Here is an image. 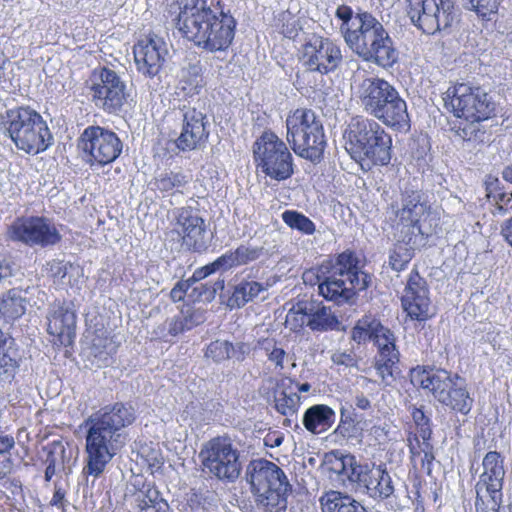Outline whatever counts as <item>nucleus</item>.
<instances>
[{
	"label": "nucleus",
	"instance_id": "obj_1",
	"mask_svg": "<svg viewBox=\"0 0 512 512\" xmlns=\"http://www.w3.org/2000/svg\"><path fill=\"white\" fill-rule=\"evenodd\" d=\"M135 419L134 408L130 404L118 402L104 406L85 420L84 475L96 479L105 471L125 445L123 429Z\"/></svg>",
	"mask_w": 512,
	"mask_h": 512
},
{
	"label": "nucleus",
	"instance_id": "obj_2",
	"mask_svg": "<svg viewBox=\"0 0 512 512\" xmlns=\"http://www.w3.org/2000/svg\"><path fill=\"white\" fill-rule=\"evenodd\" d=\"M203 85L200 66L193 64L181 70L180 79L172 94L173 109L182 121L181 131L174 139L179 151L200 149L209 137L207 116L201 109L198 98Z\"/></svg>",
	"mask_w": 512,
	"mask_h": 512
},
{
	"label": "nucleus",
	"instance_id": "obj_3",
	"mask_svg": "<svg viewBox=\"0 0 512 512\" xmlns=\"http://www.w3.org/2000/svg\"><path fill=\"white\" fill-rule=\"evenodd\" d=\"M316 276L319 294L328 301L344 304L353 301L357 292L363 291L371 284V275L362 271L360 261L351 251L339 254L334 263L324 262L318 272L307 271L304 281H311Z\"/></svg>",
	"mask_w": 512,
	"mask_h": 512
},
{
	"label": "nucleus",
	"instance_id": "obj_4",
	"mask_svg": "<svg viewBox=\"0 0 512 512\" xmlns=\"http://www.w3.org/2000/svg\"><path fill=\"white\" fill-rule=\"evenodd\" d=\"M345 149L361 164L388 165L392 157V138L374 119L357 116L344 132Z\"/></svg>",
	"mask_w": 512,
	"mask_h": 512
},
{
	"label": "nucleus",
	"instance_id": "obj_5",
	"mask_svg": "<svg viewBox=\"0 0 512 512\" xmlns=\"http://www.w3.org/2000/svg\"><path fill=\"white\" fill-rule=\"evenodd\" d=\"M445 107L450 109L454 116L470 122L469 125L459 129V135L468 141L477 137L480 132L478 124L489 119L495 111V102L481 87L468 83H458L444 93Z\"/></svg>",
	"mask_w": 512,
	"mask_h": 512
},
{
	"label": "nucleus",
	"instance_id": "obj_6",
	"mask_svg": "<svg viewBox=\"0 0 512 512\" xmlns=\"http://www.w3.org/2000/svg\"><path fill=\"white\" fill-rule=\"evenodd\" d=\"M246 479L258 506L269 512H279L287 506L291 485L284 471L275 463L253 460L247 466Z\"/></svg>",
	"mask_w": 512,
	"mask_h": 512
},
{
	"label": "nucleus",
	"instance_id": "obj_7",
	"mask_svg": "<svg viewBox=\"0 0 512 512\" xmlns=\"http://www.w3.org/2000/svg\"><path fill=\"white\" fill-rule=\"evenodd\" d=\"M216 15L208 5V0H177L169 9V17L179 32H234L236 21L230 12L223 11L221 0Z\"/></svg>",
	"mask_w": 512,
	"mask_h": 512
},
{
	"label": "nucleus",
	"instance_id": "obj_8",
	"mask_svg": "<svg viewBox=\"0 0 512 512\" xmlns=\"http://www.w3.org/2000/svg\"><path fill=\"white\" fill-rule=\"evenodd\" d=\"M3 125L16 147L29 154H38L52 145L53 137L46 121L30 107L7 110Z\"/></svg>",
	"mask_w": 512,
	"mask_h": 512
},
{
	"label": "nucleus",
	"instance_id": "obj_9",
	"mask_svg": "<svg viewBox=\"0 0 512 512\" xmlns=\"http://www.w3.org/2000/svg\"><path fill=\"white\" fill-rule=\"evenodd\" d=\"M411 382L414 386L428 389L435 399L451 410L467 415L473 406V398L466 388L465 380L457 374L438 369L426 371L413 369Z\"/></svg>",
	"mask_w": 512,
	"mask_h": 512
},
{
	"label": "nucleus",
	"instance_id": "obj_10",
	"mask_svg": "<svg viewBox=\"0 0 512 512\" xmlns=\"http://www.w3.org/2000/svg\"><path fill=\"white\" fill-rule=\"evenodd\" d=\"M286 139L301 158L319 162L326 146L324 129L315 112L310 109H296L287 116Z\"/></svg>",
	"mask_w": 512,
	"mask_h": 512
},
{
	"label": "nucleus",
	"instance_id": "obj_11",
	"mask_svg": "<svg viewBox=\"0 0 512 512\" xmlns=\"http://www.w3.org/2000/svg\"><path fill=\"white\" fill-rule=\"evenodd\" d=\"M257 167L269 178L284 181L294 173L293 156L274 132L265 131L253 144Z\"/></svg>",
	"mask_w": 512,
	"mask_h": 512
},
{
	"label": "nucleus",
	"instance_id": "obj_12",
	"mask_svg": "<svg viewBox=\"0 0 512 512\" xmlns=\"http://www.w3.org/2000/svg\"><path fill=\"white\" fill-rule=\"evenodd\" d=\"M505 474L504 457L497 451L486 453L482 460V472L475 484L476 512H499Z\"/></svg>",
	"mask_w": 512,
	"mask_h": 512
},
{
	"label": "nucleus",
	"instance_id": "obj_13",
	"mask_svg": "<svg viewBox=\"0 0 512 512\" xmlns=\"http://www.w3.org/2000/svg\"><path fill=\"white\" fill-rule=\"evenodd\" d=\"M200 458L205 471L225 482H234L240 475L239 452L229 438L215 437L201 449Z\"/></svg>",
	"mask_w": 512,
	"mask_h": 512
},
{
	"label": "nucleus",
	"instance_id": "obj_14",
	"mask_svg": "<svg viewBox=\"0 0 512 512\" xmlns=\"http://www.w3.org/2000/svg\"><path fill=\"white\" fill-rule=\"evenodd\" d=\"M78 147L86 163L102 167L119 157L123 144L112 130L101 126H88L79 137Z\"/></svg>",
	"mask_w": 512,
	"mask_h": 512
},
{
	"label": "nucleus",
	"instance_id": "obj_15",
	"mask_svg": "<svg viewBox=\"0 0 512 512\" xmlns=\"http://www.w3.org/2000/svg\"><path fill=\"white\" fill-rule=\"evenodd\" d=\"M412 21L422 32H440L458 23L455 0H408Z\"/></svg>",
	"mask_w": 512,
	"mask_h": 512
},
{
	"label": "nucleus",
	"instance_id": "obj_16",
	"mask_svg": "<svg viewBox=\"0 0 512 512\" xmlns=\"http://www.w3.org/2000/svg\"><path fill=\"white\" fill-rule=\"evenodd\" d=\"M7 237L13 242H18L31 248L55 246L62 239L55 223L43 216L16 218L8 226Z\"/></svg>",
	"mask_w": 512,
	"mask_h": 512
},
{
	"label": "nucleus",
	"instance_id": "obj_17",
	"mask_svg": "<svg viewBox=\"0 0 512 512\" xmlns=\"http://www.w3.org/2000/svg\"><path fill=\"white\" fill-rule=\"evenodd\" d=\"M391 209L399 220V234H411L426 239L432 233L431 225H425L429 206L421 191L405 189L401 207L392 205Z\"/></svg>",
	"mask_w": 512,
	"mask_h": 512
},
{
	"label": "nucleus",
	"instance_id": "obj_18",
	"mask_svg": "<svg viewBox=\"0 0 512 512\" xmlns=\"http://www.w3.org/2000/svg\"><path fill=\"white\" fill-rule=\"evenodd\" d=\"M304 65L310 71L327 74L334 71L342 60L339 46L319 34H309L301 50Z\"/></svg>",
	"mask_w": 512,
	"mask_h": 512
},
{
	"label": "nucleus",
	"instance_id": "obj_19",
	"mask_svg": "<svg viewBox=\"0 0 512 512\" xmlns=\"http://www.w3.org/2000/svg\"><path fill=\"white\" fill-rule=\"evenodd\" d=\"M95 105L108 113L119 112L127 102L126 84L112 69L102 68L92 85Z\"/></svg>",
	"mask_w": 512,
	"mask_h": 512
},
{
	"label": "nucleus",
	"instance_id": "obj_20",
	"mask_svg": "<svg viewBox=\"0 0 512 512\" xmlns=\"http://www.w3.org/2000/svg\"><path fill=\"white\" fill-rule=\"evenodd\" d=\"M401 301L412 319L423 321L434 314L427 283L417 271L410 273Z\"/></svg>",
	"mask_w": 512,
	"mask_h": 512
},
{
	"label": "nucleus",
	"instance_id": "obj_21",
	"mask_svg": "<svg viewBox=\"0 0 512 512\" xmlns=\"http://www.w3.org/2000/svg\"><path fill=\"white\" fill-rule=\"evenodd\" d=\"M47 320V332L55 338V344L69 346L73 343L76 314L71 302L55 301L50 306Z\"/></svg>",
	"mask_w": 512,
	"mask_h": 512
},
{
	"label": "nucleus",
	"instance_id": "obj_22",
	"mask_svg": "<svg viewBox=\"0 0 512 512\" xmlns=\"http://www.w3.org/2000/svg\"><path fill=\"white\" fill-rule=\"evenodd\" d=\"M134 46V58L139 72L145 76H155L168 53L166 42L159 34H149Z\"/></svg>",
	"mask_w": 512,
	"mask_h": 512
},
{
	"label": "nucleus",
	"instance_id": "obj_23",
	"mask_svg": "<svg viewBox=\"0 0 512 512\" xmlns=\"http://www.w3.org/2000/svg\"><path fill=\"white\" fill-rule=\"evenodd\" d=\"M175 215L174 231L181 237L182 244L189 250H204L206 242L203 218L190 207L177 209Z\"/></svg>",
	"mask_w": 512,
	"mask_h": 512
},
{
	"label": "nucleus",
	"instance_id": "obj_24",
	"mask_svg": "<svg viewBox=\"0 0 512 512\" xmlns=\"http://www.w3.org/2000/svg\"><path fill=\"white\" fill-rule=\"evenodd\" d=\"M397 93L398 90L391 83L378 77L363 79L356 89L361 107L370 116L379 111Z\"/></svg>",
	"mask_w": 512,
	"mask_h": 512
},
{
	"label": "nucleus",
	"instance_id": "obj_25",
	"mask_svg": "<svg viewBox=\"0 0 512 512\" xmlns=\"http://www.w3.org/2000/svg\"><path fill=\"white\" fill-rule=\"evenodd\" d=\"M375 344L378 347L375 368L382 382L390 386L399 373V351L395 346L394 334L388 329V333L381 334Z\"/></svg>",
	"mask_w": 512,
	"mask_h": 512
},
{
	"label": "nucleus",
	"instance_id": "obj_26",
	"mask_svg": "<svg viewBox=\"0 0 512 512\" xmlns=\"http://www.w3.org/2000/svg\"><path fill=\"white\" fill-rule=\"evenodd\" d=\"M362 473L358 486L364 488L370 498L384 500L394 493L393 481L385 465L366 463Z\"/></svg>",
	"mask_w": 512,
	"mask_h": 512
},
{
	"label": "nucleus",
	"instance_id": "obj_27",
	"mask_svg": "<svg viewBox=\"0 0 512 512\" xmlns=\"http://www.w3.org/2000/svg\"><path fill=\"white\" fill-rule=\"evenodd\" d=\"M335 16L341 22V32H384L383 26L371 13L359 10L354 14L346 4L337 7Z\"/></svg>",
	"mask_w": 512,
	"mask_h": 512
},
{
	"label": "nucleus",
	"instance_id": "obj_28",
	"mask_svg": "<svg viewBox=\"0 0 512 512\" xmlns=\"http://www.w3.org/2000/svg\"><path fill=\"white\" fill-rule=\"evenodd\" d=\"M372 117L397 132L406 133L411 128L407 103L399 92Z\"/></svg>",
	"mask_w": 512,
	"mask_h": 512
},
{
	"label": "nucleus",
	"instance_id": "obj_29",
	"mask_svg": "<svg viewBox=\"0 0 512 512\" xmlns=\"http://www.w3.org/2000/svg\"><path fill=\"white\" fill-rule=\"evenodd\" d=\"M18 368L15 340L0 330V394L11 390Z\"/></svg>",
	"mask_w": 512,
	"mask_h": 512
},
{
	"label": "nucleus",
	"instance_id": "obj_30",
	"mask_svg": "<svg viewBox=\"0 0 512 512\" xmlns=\"http://www.w3.org/2000/svg\"><path fill=\"white\" fill-rule=\"evenodd\" d=\"M425 243L424 238L411 234H399V239L394 244L389 254V266L396 272L406 269L414 256V251Z\"/></svg>",
	"mask_w": 512,
	"mask_h": 512
},
{
	"label": "nucleus",
	"instance_id": "obj_31",
	"mask_svg": "<svg viewBox=\"0 0 512 512\" xmlns=\"http://www.w3.org/2000/svg\"><path fill=\"white\" fill-rule=\"evenodd\" d=\"M336 420L335 411L328 405L315 404L306 409L302 423L312 434H321L328 431Z\"/></svg>",
	"mask_w": 512,
	"mask_h": 512
},
{
	"label": "nucleus",
	"instance_id": "obj_32",
	"mask_svg": "<svg viewBox=\"0 0 512 512\" xmlns=\"http://www.w3.org/2000/svg\"><path fill=\"white\" fill-rule=\"evenodd\" d=\"M305 309L308 312V327L312 331L323 332L337 329L339 321L330 307L325 306L322 302L307 301Z\"/></svg>",
	"mask_w": 512,
	"mask_h": 512
},
{
	"label": "nucleus",
	"instance_id": "obj_33",
	"mask_svg": "<svg viewBox=\"0 0 512 512\" xmlns=\"http://www.w3.org/2000/svg\"><path fill=\"white\" fill-rule=\"evenodd\" d=\"M322 512H368L354 498L339 491H328L319 499Z\"/></svg>",
	"mask_w": 512,
	"mask_h": 512
},
{
	"label": "nucleus",
	"instance_id": "obj_34",
	"mask_svg": "<svg viewBox=\"0 0 512 512\" xmlns=\"http://www.w3.org/2000/svg\"><path fill=\"white\" fill-rule=\"evenodd\" d=\"M268 284L254 280H242L235 285L232 295L227 301L230 309L241 308L246 303L254 300L261 293L266 292Z\"/></svg>",
	"mask_w": 512,
	"mask_h": 512
},
{
	"label": "nucleus",
	"instance_id": "obj_35",
	"mask_svg": "<svg viewBox=\"0 0 512 512\" xmlns=\"http://www.w3.org/2000/svg\"><path fill=\"white\" fill-rule=\"evenodd\" d=\"M190 182V176L182 171H163L154 179L155 189L164 196L183 193V189Z\"/></svg>",
	"mask_w": 512,
	"mask_h": 512
},
{
	"label": "nucleus",
	"instance_id": "obj_36",
	"mask_svg": "<svg viewBox=\"0 0 512 512\" xmlns=\"http://www.w3.org/2000/svg\"><path fill=\"white\" fill-rule=\"evenodd\" d=\"M382 37L383 34H344L347 45L366 61H373Z\"/></svg>",
	"mask_w": 512,
	"mask_h": 512
},
{
	"label": "nucleus",
	"instance_id": "obj_37",
	"mask_svg": "<svg viewBox=\"0 0 512 512\" xmlns=\"http://www.w3.org/2000/svg\"><path fill=\"white\" fill-rule=\"evenodd\" d=\"M388 333V328L384 327L379 320L366 315L358 320L352 330V339L357 343L373 340L376 342L381 334Z\"/></svg>",
	"mask_w": 512,
	"mask_h": 512
},
{
	"label": "nucleus",
	"instance_id": "obj_38",
	"mask_svg": "<svg viewBox=\"0 0 512 512\" xmlns=\"http://www.w3.org/2000/svg\"><path fill=\"white\" fill-rule=\"evenodd\" d=\"M137 501L138 512H172L168 502L155 488L148 487L146 490H141Z\"/></svg>",
	"mask_w": 512,
	"mask_h": 512
},
{
	"label": "nucleus",
	"instance_id": "obj_39",
	"mask_svg": "<svg viewBox=\"0 0 512 512\" xmlns=\"http://www.w3.org/2000/svg\"><path fill=\"white\" fill-rule=\"evenodd\" d=\"M26 311V300L21 292L12 289L0 301V314L7 320H15L21 317Z\"/></svg>",
	"mask_w": 512,
	"mask_h": 512
},
{
	"label": "nucleus",
	"instance_id": "obj_40",
	"mask_svg": "<svg viewBox=\"0 0 512 512\" xmlns=\"http://www.w3.org/2000/svg\"><path fill=\"white\" fill-rule=\"evenodd\" d=\"M264 253V248L254 245H240L236 250L229 251L224 255L227 259L228 268L246 265L250 262L258 260Z\"/></svg>",
	"mask_w": 512,
	"mask_h": 512
},
{
	"label": "nucleus",
	"instance_id": "obj_41",
	"mask_svg": "<svg viewBox=\"0 0 512 512\" xmlns=\"http://www.w3.org/2000/svg\"><path fill=\"white\" fill-rule=\"evenodd\" d=\"M256 348L263 351L268 361L274 365L275 370L282 371L288 355L284 348L274 338H261Z\"/></svg>",
	"mask_w": 512,
	"mask_h": 512
},
{
	"label": "nucleus",
	"instance_id": "obj_42",
	"mask_svg": "<svg viewBox=\"0 0 512 512\" xmlns=\"http://www.w3.org/2000/svg\"><path fill=\"white\" fill-rule=\"evenodd\" d=\"M234 34H192L188 40L197 47L209 52L226 49L233 40Z\"/></svg>",
	"mask_w": 512,
	"mask_h": 512
},
{
	"label": "nucleus",
	"instance_id": "obj_43",
	"mask_svg": "<svg viewBox=\"0 0 512 512\" xmlns=\"http://www.w3.org/2000/svg\"><path fill=\"white\" fill-rule=\"evenodd\" d=\"M333 470L339 475L346 477L351 483L358 485L364 472V464H359L355 456L343 455L333 464Z\"/></svg>",
	"mask_w": 512,
	"mask_h": 512
},
{
	"label": "nucleus",
	"instance_id": "obj_44",
	"mask_svg": "<svg viewBox=\"0 0 512 512\" xmlns=\"http://www.w3.org/2000/svg\"><path fill=\"white\" fill-rule=\"evenodd\" d=\"M224 279L214 283H196L191 286L188 299L192 302H211L219 291L224 289Z\"/></svg>",
	"mask_w": 512,
	"mask_h": 512
},
{
	"label": "nucleus",
	"instance_id": "obj_45",
	"mask_svg": "<svg viewBox=\"0 0 512 512\" xmlns=\"http://www.w3.org/2000/svg\"><path fill=\"white\" fill-rule=\"evenodd\" d=\"M281 218L288 227L303 234L312 235L316 230L314 222L296 210L284 211Z\"/></svg>",
	"mask_w": 512,
	"mask_h": 512
},
{
	"label": "nucleus",
	"instance_id": "obj_46",
	"mask_svg": "<svg viewBox=\"0 0 512 512\" xmlns=\"http://www.w3.org/2000/svg\"><path fill=\"white\" fill-rule=\"evenodd\" d=\"M398 53L393 46L389 34H385L380 40V45L377 46L374 52L373 62L384 68L391 67L397 60Z\"/></svg>",
	"mask_w": 512,
	"mask_h": 512
},
{
	"label": "nucleus",
	"instance_id": "obj_47",
	"mask_svg": "<svg viewBox=\"0 0 512 512\" xmlns=\"http://www.w3.org/2000/svg\"><path fill=\"white\" fill-rule=\"evenodd\" d=\"M306 306L307 301L298 302L288 311L285 319V325L291 331L297 332L305 325L308 326V312H306Z\"/></svg>",
	"mask_w": 512,
	"mask_h": 512
},
{
	"label": "nucleus",
	"instance_id": "obj_48",
	"mask_svg": "<svg viewBox=\"0 0 512 512\" xmlns=\"http://www.w3.org/2000/svg\"><path fill=\"white\" fill-rule=\"evenodd\" d=\"M276 410L284 416L294 414L300 405L297 392L282 391L274 399Z\"/></svg>",
	"mask_w": 512,
	"mask_h": 512
},
{
	"label": "nucleus",
	"instance_id": "obj_49",
	"mask_svg": "<svg viewBox=\"0 0 512 512\" xmlns=\"http://www.w3.org/2000/svg\"><path fill=\"white\" fill-rule=\"evenodd\" d=\"M471 10L475 11L483 21H491L498 12L499 0H466Z\"/></svg>",
	"mask_w": 512,
	"mask_h": 512
},
{
	"label": "nucleus",
	"instance_id": "obj_50",
	"mask_svg": "<svg viewBox=\"0 0 512 512\" xmlns=\"http://www.w3.org/2000/svg\"><path fill=\"white\" fill-rule=\"evenodd\" d=\"M411 417L417 429V436L421 439H431V419L421 408L411 407Z\"/></svg>",
	"mask_w": 512,
	"mask_h": 512
},
{
	"label": "nucleus",
	"instance_id": "obj_51",
	"mask_svg": "<svg viewBox=\"0 0 512 512\" xmlns=\"http://www.w3.org/2000/svg\"><path fill=\"white\" fill-rule=\"evenodd\" d=\"M231 343L226 340H216L211 342L205 352V356L216 363H220L230 358Z\"/></svg>",
	"mask_w": 512,
	"mask_h": 512
},
{
	"label": "nucleus",
	"instance_id": "obj_52",
	"mask_svg": "<svg viewBox=\"0 0 512 512\" xmlns=\"http://www.w3.org/2000/svg\"><path fill=\"white\" fill-rule=\"evenodd\" d=\"M72 268V264L63 260L54 259L47 263V272L55 282L62 281L66 277L68 269Z\"/></svg>",
	"mask_w": 512,
	"mask_h": 512
},
{
	"label": "nucleus",
	"instance_id": "obj_53",
	"mask_svg": "<svg viewBox=\"0 0 512 512\" xmlns=\"http://www.w3.org/2000/svg\"><path fill=\"white\" fill-rule=\"evenodd\" d=\"M419 438V436L415 435L414 440L409 439V450L413 461L417 460V456L433 452V446L430 443V439H422V442H420Z\"/></svg>",
	"mask_w": 512,
	"mask_h": 512
},
{
	"label": "nucleus",
	"instance_id": "obj_54",
	"mask_svg": "<svg viewBox=\"0 0 512 512\" xmlns=\"http://www.w3.org/2000/svg\"><path fill=\"white\" fill-rule=\"evenodd\" d=\"M340 429L343 430L345 424L358 423V416L355 408L349 402L341 403L340 408Z\"/></svg>",
	"mask_w": 512,
	"mask_h": 512
},
{
	"label": "nucleus",
	"instance_id": "obj_55",
	"mask_svg": "<svg viewBox=\"0 0 512 512\" xmlns=\"http://www.w3.org/2000/svg\"><path fill=\"white\" fill-rule=\"evenodd\" d=\"M179 316L183 319L184 326L187 330H191L193 327L198 326L204 321L202 312L198 310L188 309L186 312H181Z\"/></svg>",
	"mask_w": 512,
	"mask_h": 512
},
{
	"label": "nucleus",
	"instance_id": "obj_56",
	"mask_svg": "<svg viewBox=\"0 0 512 512\" xmlns=\"http://www.w3.org/2000/svg\"><path fill=\"white\" fill-rule=\"evenodd\" d=\"M200 269L203 273L202 275H204V277L206 278L211 274H214L218 271H226L229 268L227 266V259H225L224 255H222L218 257L215 261L200 267Z\"/></svg>",
	"mask_w": 512,
	"mask_h": 512
},
{
	"label": "nucleus",
	"instance_id": "obj_57",
	"mask_svg": "<svg viewBox=\"0 0 512 512\" xmlns=\"http://www.w3.org/2000/svg\"><path fill=\"white\" fill-rule=\"evenodd\" d=\"M331 360L334 364L345 367H353L357 363L355 355L347 351H335L331 356Z\"/></svg>",
	"mask_w": 512,
	"mask_h": 512
},
{
	"label": "nucleus",
	"instance_id": "obj_58",
	"mask_svg": "<svg viewBox=\"0 0 512 512\" xmlns=\"http://www.w3.org/2000/svg\"><path fill=\"white\" fill-rule=\"evenodd\" d=\"M190 289H191V286H190L189 281H186V280L178 281L170 292V297H171L172 301L179 302V301L183 300L185 297L188 298Z\"/></svg>",
	"mask_w": 512,
	"mask_h": 512
},
{
	"label": "nucleus",
	"instance_id": "obj_59",
	"mask_svg": "<svg viewBox=\"0 0 512 512\" xmlns=\"http://www.w3.org/2000/svg\"><path fill=\"white\" fill-rule=\"evenodd\" d=\"M104 341V351H98V347L100 346V344L96 343L95 341L93 343V349L95 350V356L99 357L104 364H108L110 357L116 351V347L111 341H108L107 339H105Z\"/></svg>",
	"mask_w": 512,
	"mask_h": 512
},
{
	"label": "nucleus",
	"instance_id": "obj_60",
	"mask_svg": "<svg viewBox=\"0 0 512 512\" xmlns=\"http://www.w3.org/2000/svg\"><path fill=\"white\" fill-rule=\"evenodd\" d=\"M68 501L66 500V491L61 487V485L55 484L54 493L50 500V505L65 510Z\"/></svg>",
	"mask_w": 512,
	"mask_h": 512
},
{
	"label": "nucleus",
	"instance_id": "obj_61",
	"mask_svg": "<svg viewBox=\"0 0 512 512\" xmlns=\"http://www.w3.org/2000/svg\"><path fill=\"white\" fill-rule=\"evenodd\" d=\"M252 347L250 344L245 342H238L235 345L231 343L230 358H234L238 361H243L247 355L250 354Z\"/></svg>",
	"mask_w": 512,
	"mask_h": 512
},
{
	"label": "nucleus",
	"instance_id": "obj_62",
	"mask_svg": "<svg viewBox=\"0 0 512 512\" xmlns=\"http://www.w3.org/2000/svg\"><path fill=\"white\" fill-rule=\"evenodd\" d=\"M187 331L184 326L183 319L179 315L173 317L169 322L168 332L171 336H177L180 333Z\"/></svg>",
	"mask_w": 512,
	"mask_h": 512
},
{
	"label": "nucleus",
	"instance_id": "obj_63",
	"mask_svg": "<svg viewBox=\"0 0 512 512\" xmlns=\"http://www.w3.org/2000/svg\"><path fill=\"white\" fill-rule=\"evenodd\" d=\"M15 446L14 437L8 434H0V455L8 454Z\"/></svg>",
	"mask_w": 512,
	"mask_h": 512
},
{
	"label": "nucleus",
	"instance_id": "obj_64",
	"mask_svg": "<svg viewBox=\"0 0 512 512\" xmlns=\"http://www.w3.org/2000/svg\"><path fill=\"white\" fill-rule=\"evenodd\" d=\"M417 459H419L422 469L428 475H430L432 472L433 461L435 460L434 453L432 452V453L422 454L421 456H417Z\"/></svg>",
	"mask_w": 512,
	"mask_h": 512
}]
</instances>
